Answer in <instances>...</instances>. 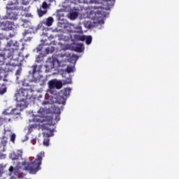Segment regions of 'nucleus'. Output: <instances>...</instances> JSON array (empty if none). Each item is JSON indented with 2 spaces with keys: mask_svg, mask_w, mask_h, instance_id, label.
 <instances>
[{
  "mask_svg": "<svg viewBox=\"0 0 179 179\" xmlns=\"http://www.w3.org/2000/svg\"><path fill=\"white\" fill-rule=\"evenodd\" d=\"M22 48H20V43L17 41H13L10 40L7 43L6 47L8 49L6 50L3 53L0 54V62L5 64L7 59H10L6 65H10V66H19L20 60L19 57H20V52L19 50H23L24 46L22 43Z\"/></svg>",
  "mask_w": 179,
  "mask_h": 179,
  "instance_id": "1",
  "label": "nucleus"
},
{
  "mask_svg": "<svg viewBox=\"0 0 179 179\" xmlns=\"http://www.w3.org/2000/svg\"><path fill=\"white\" fill-rule=\"evenodd\" d=\"M33 87L24 88L20 87L19 90H17L15 94V100L17 101V106L22 108H26L27 107V103L29 100L33 99Z\"/></svg>",
  "mask_w": 179,
  "mask_h": 179,
  "instance_id": "2",
  "label": "nucleus"
},
{
  "mask_svg": "<svg viewBox=\"0 0 179 179\" xmlns=\"http://www.w3.org/2000/svg\"><path fill=\"white\" fill-rule=\"evenodd\" d=\"M43 157H45V152L41 151L36 155V158L32 162L24 161L22 162V166H24V170L28 171L29 174H37L39 170H41L40 166H41V162H43Z\"/></svg>",
  "mask_w": 179,
  "mask_h": 179,
  "instance_id": "3",
  "label": "nucleus"
},
{
  "mask_svg": "<svg viewBox=\"0 0 179 179\" xmlns=\"http://www.w3.org/2000/svg\"><path fill=\"white\" fill-rule=\"evenodd\" d=\"M18 5L19 1H17V0H11L8 1L6 6V19H9L10 20H17V16H19V15L16 10H19V9H21V10H23L24 12H29L28 7H19Z\"/></svg>",
  "mask_w": 179,
  "mask_h": 179,
  "instance_id": "4",
  "label": "nucleus"
},
{
  "mask_svg": "<svg viewBox=\"0 0 179 179\" xmlns=\"http://www.w3.org/2000/svg\"><path fill=\"white\" fill-rule=\"evenodd\" d=\"M62 96L58 98L59 104H63V106H65L66 100L64 97H68L69 96V94H71V88H65L64 90L61 91Z\"/></svg>",
  "mask_w": 179,
  "mask_h": 179,
  "instance_id": "5",
  "label": "nucleus"
},
{
  "mask_svg": "<svg viewBox=\"0 0 179 179\" xmlns=\"http://www.w3.org/2000/svg\"><path fill=\"white\" fill-rule=\"evenodd\" d=\"M114 0H103L102 1V6L94 7L95 9H104L105 10H110V8L114 6Z\"/></svg>",
  "mask_w": 179,
  "mask_h": 179,
  "instance_id": "6",
  "label": "nucleus"
},
{
  "mask_svg": "<svg viewBox=\"0 0 179 179\" xmlns=\"http://www.w3.org/2000/svg\"><path fill=\"white\" fill-rule=\"evenodd\" d=\"M52 23H54V18L52 17H49L46 19L45 21H42L41 23L38 25V29H40L41 30H44L45 28L44 26H48L50 27V26H52Z\"/></svg>",
  "mask_w": 179,
  "mask_h": 179,
  "instance_id": "7",
  "label": "nucleus"
},
{
  "mask_svg": "<svg viewBox=\"0 0 179 179\" xmlns=\"http://www.w3.org/2000/svg\"><path fill=\"white\" fill-rule=\"evenodd\" d=\"M49 88L51 90L52 89H59L62 88V82L58 81L57 80H51L48 82Z\"/></svg>",
  "mask_w": 179,
  "mask_h": 179,
  "instance_id": "8",
  "label": "nucleus"
},
{
  "mask_svg": "<svg viewBox=\"0 0 179 179\" xmlns=\"http://www.w3.org/2000/svg\"><path fill=\"white\" fill-rule=\"evenodd\" d=\"M22 156H23V152H22L20 150H18L16 152L10 153V158L12 160H19V159H22Z\"/></svg>",
  "mask_w": 179,
  "mask_h": 179,
  "instance_id": "9",
  "label": "nucleus"
},
{
  "mask_svg": "<svg viewBox=\"0 0 179 179\" xmlns=\"http://www.w3.org/2000/svg\"><path fill=\"white\" fill-rule=\"evenodd\" d=\"M52 120H54L52 116L49 117V119H48V122H46L45 123H43L42 124V127L45 129H47V131H48L50 129L49 127H51V125H54V123L52 122Z\"/></svg>",
  "mask_w": 179,
  "mask_h": 179,
  "instance_id": "10",
  "label": "nucleus"
},
{
  "mask_svg": "<svg viewBox=\"0 0 179 179\" xmlns=\"http://www.w3.org/2000/svg\"><path fill=\"white\" fill-rule=\"evenodd\" d=\"M13 37H15V34L12 33L0 34V40H9L10 38H13Z\"/></svg>",
  "mask_w": 179,
  "mask_h": 179,
  "instance_id": "11",
  "label": "nucleus"
},
{
  "mask_svg": "<svg viewBox=\"0 0 179 179\" xmlns=\"http://www.w3.org/2000/svg\"><path fill=\"white\" fill-rule=\"evenodd\" d=\"M45 120H47V117H44V116L39 115H35L33 118L34 122H45Z\"/></svg>",
  "mask_w": 179,
  "mask_h": 179,
  "instance_id": "12",
  "label": "nucleus"
},
{
  "mask_svg": "<svg viewBox=\"0 0 179 179\" xmlns=\"http://www.w3.org/2000/svg\"><path fill=\"white\" fill-rule=\"evenodd\" d=\"M8 88L6 87V85L5 84H0V94H5Z\"/></svg>",
  "mask_w": 179,
  "mask_h": 179,
  "instance_id": "13",
  "label": "nucleus"
},
{
  "mask_svg": "<svg viewBox=\"0 0 179 179\" xmlns=\"http://www.w3.org/2000/svg\"><path fill=\"white\" fill-rule=\"evenodd\" d=\"M22 87H24V89H29V87H31V86L27 83V80H24L21 81Z\"/></svg>",
  "mask_w": 179,
  "mask_h": 179,
  "instance_id": "14",
  "label": "nucleus"
},
{
  "mask_svg": "<svg viewBox=\"0 0 179 179\" xmlns=\"http://www.w3.org/2000/svg\"><path fill=\"white\" fill-rule=\"evenodd\" d=\"M75 51H76V52H82L83 51V44H78L75 48Z\"/></svg>",
  "mask_w": 179,
  "mask_h": 179,
  "instance_id": "15",
  "label": "nucleus"
},
{
  "mask_svg": "<svg viewBox=\"0 0 179 179\" xmlns=\"http://www.w3.org/2000/svg\"><path fill=\"white\" fill-rule=\"evenodd\" d=\"M10 115H20V110L18 108H14L10 112Z\"/></svg>",
  "mask_w": 179,
  "mask_h": 179,
  "instance_id": "16",
  "label": "nucleus"
},
{
  "mask_svg": "<svg viewBox=\"0 0 179 179\" xmlns=\"http://www.w3.org/2000/svg\"><path fill=\"white\" fill-rule=\"evenodd\" d=\"M44 61V55L43 54H40L36 58V62L37 64H40V62H43Z\"/></svg>",
  "mask_w": 179,
  "mask_h": 179,
  "instance_id": "17",
  "label": "nucleus"
},
{
  "mask_svg": "<svg viewBox=\"0 0 179 179\" xmlns=\"http://www.w3.org/2000/svg\"><path fill=\"white\" fill-rule=\"evenodd\" d=\"M8 171H10V173H13L14 171V174L15 176H19V169H14L13 166H10Z\"/></svg>",
  "mask_w": 179,
  "mask_h": 179,
  "instance_id": "18",
  "label": "nucleus"
},
{
  "mask_svg": "<svg viewBox=\"0 0 179 179\" xmlns=\"http://www.w3.org/2000/svg\"><path fill=\"white\" fill-rule=\"evenodd\" d=\"M37 13H38L39 17H41L44 16V15H45V13H47V10H42L41 8H38L37 10Z\"/></svg>",
  "mask_w": 179,
  "mask_h": 179,
  "instance_id": "19",
  "label": "nucleus"
},
{
  "mask_svg": "<svg viewBox=\"0 0 179 179\" xmlns=\"http://www.w3.org/2000/svg\"><path fill=\"white\" fill-rule=\"evenodd\" d=\"M79 16V14L77 12H72L70 13V19L71 20H75Z\"/></svg>",
  "mask_w": 179,
  "mask_h": 179,
  "instance_id": "20",
  "label": "nucleus"
},
{
  "mask_svg": "<svg viewBox=\"0 0 179 179\" xmlns=\"http://www.w3.org/2000/svg\"><path fill=\"white\" fill-rule=\"evenodd\" d=\"M65 71L67 72V73H72V72H75V66H68L65 69Z\"/></svg>",
  "mask_w": 179,
  "mask_h": 179,
  "instance_id": "21",
  "label": "nucleus"
},
{
  "mask_svg": "<svg viewBox=\"0 0 179 179\" xmlns=\"http://www.w3.org/2000/svg\"><path fill=\"white\" fill-rule=\"evenodd\" d=\"M8 144V137L6 136H3L1 138V145H3V147L6 146Z\"/></svg>",
  "mask_w": 179,
  "mask_h": 179,
  "instance_id": "22",
  "label": "nucleus"
},
{
  "mask_svg": "<svg viewBox=\"0 0 179 179\" xmlns=\"http://www.w3.org/2000/svg\"><path fill=\"white\" fill-rule=\"evenodd\" d=\"M85 43L87 45L92 44V36H85Z\"/></svg>",
  "mask_w": 179,
  "mask_h": 179,
  "instance_id": "23",
  "label": "nucleus"
},
{
  "mask_svg": "<svg viewBox=\"0 0 179 179\" xmlns=\"http://www.w3.org/2000/svg\"><path fill=\"white\" fill-rule=\"evenodd\" d=\"M45 51H46L47 54H50V53L54 52V51H55V48H54L52 46L50 48H48L45 49Z\"/></svg>",
  "mask_w": 179,
  "mask_h": 179,
  "instance_id": "24",
  "label": "nucleus"
},
{
  "mask_svg": "<svg viewBox=\"0 0 179 179\" xmlns=\"http://www.w3.org/2000/svg\"><path fill=\"white\" fill-rule=\"evenodd\" d=\"M54 113L55 114H57L58 115H59V114H61V108H59V107L55 106Z\"/></svg>",
  "mask_w": 179,
  "mask_h": 179,
  "instance_id": "25",
  "label": "nucleus"
},
{
  "mask_svg": "<svg viewBox=\"0 0 179 179\" xmlns=\"http://www.w3.org/2000/svg\"><path fill=\"white\" fill-rule=\"evenodd\" d=\"M44 146H50V138H45L43 141Z\"/></svg>",
  "mask_w": 179,
  "mask_h": 179,
  "instance_id": "26",
  "label": "nucleus"
},
{
  "mask_svg": "<svg viewBox=\"0 0 179 179\" xmlns=\"http://www.w3.org/2000/svg\"><path fill=\"white\" fill-rule=\"evenodd\" d=\"M12 119L10 117H3V122H10Z\"/></svg>",
  "mask_w": 179,
  "mask_h": 179,
  "instance_id": "27",
  "label": "nucleus"
},
{
  "mask_svg": "<svg viewBox=\"0 0 179 179\" xmlns=\"http://www.w3.org/2000/svg\"><path fill=\"white\" fill-rule=\"evenodd\" d=\"M71 59V61H78L79 59V56L76 55H72Z\"/></svg>",
  "mask_w": 179,
  "mask_h": 179,
  "instance_id": "28",
  "label": "nucleus"
},
{
  "mask_svg": "<svg viewBox=\"0 0 179 179\" xmlns=\"http://www.w3.org/2000/svg\"><path fill=\"white\" fill-rule=\"evenodd\" d=\"M32 74L34 75V73H36V72H37V64H34L32 66Z\"/></svg>",
  "mask_w": 179,
  "mask_h": 179,
  "instance_id": "29",
  "label": "nucleus"
},
{
  "mask_svg": "<svg viewBox=\"0 0 179 179\" xmlns=\"http://www.w3.org/2000/svg\"><path fill=\"white\" fill-rule=\"evenodd\" d=\"M16 139V134H13L10 136V141L13 142V143H15V140Z\"/></svg>",
  "mask_w": 179,
  "mask_h": 179,
  "instance_id": "30",
  "label": "nucleus"
},
{
  "mask_svg": "<svg viewBox=\"0 0 179 179\" xmlns=\"http://www.w3.org/2000/svg\"><path fill=\"white\" fill-rule=\"evenodd\" d=\"M41 8H42V9H47V8H48V4L47 3V2L44 1L42 3Z\"/></svg>",
  "mask_w": 179,
  "mask_h": 179,
  "instance_id": "31",
  "label": "nucleus"
},
{
  "mask_svg": "<svg viewBox=\"0 0 179 179\" xmlns=\"http://www.w3.org/2000/svg\"><path fill=\"white\" fill-rule=\"evenodd\" d=\"M22 5H29V0H21Z\"/></svg>",
  "mask_w": 179,
  "mask_h": 179,
  "instance_id": "32",
  "label": "nucleus"
},
{
  "mask_svg": "<svg viewBox=\"0 0 179 179\" xmlns=\"http://www.w3.org/2000/svg\"><path fill=\"white\" fill-rule=\"evenodd\" d=\"M31 82H34V83H38L40 82V78H33Z\"/></svg>",
  "mask_w": 179,
  "mask_h": 179,
  "instance_id": "33",
  "label": "nucleus"
},
{
  "mask_svg": "<svg viewBox=\"0 0 179 179\" xmlns=\"http://www.w3.org/2000/svg\"><path fill=\"white\" fill-rule=\"evenodd\" d=\"M37 51H43V45H39L38 48H36Z\"/></svg>",
  "mask_w": 179,
  "mask_h": 179,
  "instance_id": "34",
  "label": "nucleus"
},
{
  "mask_svg": "<svg viewBox=\"0 0 179 179\" xmlns=\"http://www.w3.org/2000/svg\"><path fill=\"white\" fill-rule=\"evenodd\" d=\"M79 3H86L87 0H78Z\"/></svg>",
  "mask_w": 179,
  "mask_h": 179,
  "instance_id": "35",
  "label": "nucleus"
},
{
  "mask_svg": "<svg viewBox=\"0 0 179 179\" xmlns=\"http://www.w3.org/2000/svg\"><path fill=\"white\" fill-rule=\"evenodd\" d=\"M86 40L85 36H81L80 41H85Z\"/></svg>",
  "mask_w": 179,
  "mask_h": 179,
  "instance_id": "36",
  "label": "nucleus"
},
{
  "mask_svg": "<svg viewBox=\"0 0 179 179\" xmlns=\"http://www.w3.org/2000/svg\"><path fill=\"white\" fill-rule=\"evenodd\" d=\"M3 114H4V115H10V113H8V110H4Z\"/></svg>",
  "mask_w": 179,
  "mask_h": 179,
  "instance_id": "37",
  "label": "nucleus"
},
{
  "mask_svg": "<svg viewBox=\"0 0 179 179\" xmlns=\"http://www.w3.org/2000/svg\"><path fill=\"white\" fill-rule=\"evenodd\" d=\"M90 13L91 14L94 13V15H96V13H97L98 15H101V11H97L96 13H94V11H91Z\"/></svg>",
  "mask_w": 179,
  "mask_h": 179,
  "instance_id": "38",
  "label": "nucleus"
},
{
  "mask_svg": "<svg viewBox=\"0 0 179 179\" xmlns=\"http://www.w3.org/2000/svg\"><path fill=\"white\" fill-rule=\"evenodd\" d=\"M82 37V36L80 35H78L77 36H76V39L78 40V41H80V38Z\"/></svg>",
  "mask_w": 179,
  "mask_h": 179,
  "instance_id": "39",
  "label": "nucleus"
},
{
  "mask_svg": "<svg viewBox=\"0 0 179 179\" xmlns=\"http://www.w3.org/2000/svg\"><path fill=\"white\" fill-rule=\"evenodd\" d=\"M3 124V117H0V127Z\"/></svg>",
  "mask_w": 179,
  "mask_h": 179,
  "instance_id": "40",
  "label": "nucleus"
},
{
  "mask_svg": "<svg viewBox=\"0 0 179 179\" xmlns=\"http://www.w3.org/2000/svg\"><path fill=\"white\" fill-rule=\"evenodd\" d=\"M21 71L20 69L16 71L15 75H20Z\"/></svg>",
  "mask_w": 179,
  "mask_h": 179,
  "instance_id": "41",
  "label": "nucleus"
},
{
  "mask_svg": "<svg viewBox=\"0 0 179 179\" xmlns=\"http://www.w3.org/2000/svg\"><path fill=\"white\" fill-rule=\"evenodd\" d=\"M48 103H49V102L47 101H45L43 102V106H47V104H48Z\"/></svg>",
  "mask_w": 179,
  "mask_h": 179,
  "instance_id": "42",
  "label": "nucleus"
},
{
  "mask_svg": "<svg viewBox=\"0 0 179 179\" xmlns=\"http://www.w3.org/2000/svg\"><path fill=\"white\" fill-rule=\"evenodd\" d=\"M1 174H2V171H1V169H0V176H1Z\"/></svg>",
  "mask_w": 179,
  "mask_h": 179,
  "instance_id": "43",
  "label": "nucleus"
},
{
  "mask_svg": "<svg viewBox=\"0 0 179 179\" xmlns=\"http://www.w3.org/2000/svg\"><path fill=\"white\" fill-rule=\"evenodd\" d=\"M25 16H26V17L29 16V14H25Z\"/></svg>",
  "mask_w": 179,
  "mask_h": 179,
  "instance_id": "44",
  "label": "nucleus"
},
{
  "mask_svg": "<svg viewBox=\"0 0 179 179\" xmlns=\"http://www.w3.org/2000/svg\"><path fill=\"white\" fill-rule=\"evenodd\" d=\"M92 19H94V20L96 19V17H92Z\"/></svg>",
  "mask_w": 179,
  "mask_h": 179,
  "instance_id": "45",
  "label": "nucleus"
},
{
  "mask_svg": "<svg viewBox=\"0 0 179 179\" xmlns=\"http://www.w3.org/2000/svg\"><path fill=\"white\" fill-rule=\"evenodd\" d=\"M48 135V138H49V136H50V134H47Z\"/></svg>",
  "mask_w": 179,
  "mask_h": 179,
  "instance_id": "46",
  "label": "nucleus"
},
{
  "mask_svg": "<svg viewBox=\"0 0 179 179\" xmlns=\"http://www.w3.org/2000/svg\"><path fill=\"white\" fill-rule=\"evenodd\" d=\"M49 38H51V36H49Z\"/></svg>",
  "mask_w": 179,
  "mask_h": 179,
  "instance_id": "47",
  "label": "nucleus"
},
{
  "mask_svg": "<svg viewBox=\"0 0 179 179\" xmlns=\"http://www.w3.org/2000/svg\"><path fill=\"white\" fill-rule=\"evenodd\" d=\"M66 1H69V0H66Z\"/></svg>",
  "mask_w": 179,
  "mask_h": 179,
  "instance_id": "48",
  "label": "nucleus"
},
{
  "mask_svg": "<svg viewBox=\"0 0 179 179\" xmlns=\"http://www.w3.org/2000/svg\"><path fill=\"white\" fill-rule=\"evenodd\" d=\"M34 1H37V0H34Z\"/></svg>",
  "mask_w": 179,
  "mask_h": 179,
  "instance_id": "49",
  "label": "nucleus"
}]
</instances>
